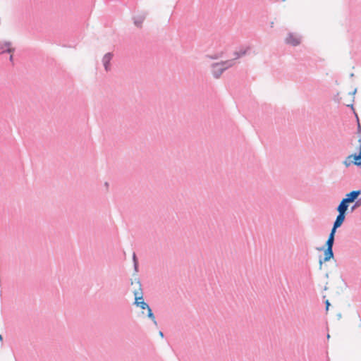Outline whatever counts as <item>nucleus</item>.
Here are the masks:
<instances>
[{
  "label": "nucleus",
  "instance_id": "nucleus-1",
  "mask_svg": "<svg viewBox=\"0 0 361 361\" xmlns=\"http://www.w3.org/2000/svg\"><path fill=\"white\" fill-rule=\"evenodd\" d=\"M235 64L233 60H227L212 65V73L215 78H219L222 73Z\"/></svg>",
  "mask_w": 361,
  "mask_h": 361
},
{
  "label": "nucleus",
  "instance_id": "nucleus-2",
  "mask_svg": "<svg viewBox=\"0 0 361 361\" xmlns=\"http://www.w3.org/2000/svg\"><path fill=\"white\" fill-rule=\"evenodd\" d=\"M250 46H242L239 48L238 50L235 51L233 53L234 58L232 59L233 61L239 58H241L250 53Z\"/></svg>",
  "mask_w": 361,
  "mask_h": 361
},
{
  "label": "nucleus",
  "instance_id": "nucleus-3",
  "mask_svg": "<svg viewBox=\"0 0 361 361\" xmlns=\"http://www.w3.org/2000/svg\"><path fill=\"white\" fill-rule=\"evenodd\" d=\"M301 42V37L300 36L294 34V33H289L288 37L286 39V42L288 44H290L292 46H297L300 44Z\"/></svg>",
  "mask_w": 361,
  "mask_h": 361
},
{
  "label": "nucleus",
  "instance_id": "nucleus-4",
  "mask_svg": "<svg viewBox=\"0 0 361 361\" xmlns=\"http://www.w3.org/2000/svg\"><path fill=\"white\" fill-rule=\"evenodd\" d=\"M361 194V190H353L350 192L345 195V197L343 198V200H345V202L349 204L351 202H355L359 195Z\"/></svg>",
  "mask_w": 361,
  "mask_h": 361
},
{
  "label": "nucleus",
  "instance_id": "nucleus-5",
  "mask_svg": "<svg viewBox=\"0 0 361 361\" xmlns=\"http://www.w3.org/2000/svg\"><path fill=\"white\" fill-rule=\"evenodd\" d=\"M113 58V54L110 52L106 53L102 59V63L106 71L111 70L110 62Z\"/></svg>",
  "mask_w": 361,
  "mask_h": 361
},
{
  "label": "nucleus",
  "instance_id": "nucleus-6",
  "mask_svg": "<svg viewBox=\"0 0 361 361\" xmlns=\"http://www.w3.org/2000/svg\"><path fill=\"white\" fill-rule=\"evenodd\" d=\"M135 304L137 306V307H140L141 309L142 310H145L147 308H148L149 306L147 303H146L144 300H143V298L142 295L140 296H138L137 295V293H135Z\"/></svg>",
  "mask_w": 361,
  "mask_h": 361
},
{
  "label": "nucleus",
  "instance_id": "nucleus-7",
  "mask_svg": "<svg viewBox=\"0 0 361 361\" xmlns=\"http://www.w3.org/2000/svg\"><path fill=\"white\" fill-rule=\"evenodd\" d=\"M14 51L11 47V43L9 42H0V54L5 52L11 53Z\"/></svg>",
  "mask_w": 361,
  "mask_h": 361
},
{
  "label": "nucleus",
  "instance_id": "nucleus-8",
  "mask_svg": "<svg viewBox=\"0 0 361 361\" xmlns=\"http://www.w3.org/2000/svg\"><path fill=\"white\" fill-rule=\"evenodd\" d=\"M324 259H319L320 269L322 268L323 261L327 262L334 257L333 249L326 247V249L324 250Z\"/></svg>",
  "mask_w": 361,
  "mask_h": 361
},
{
  "label": "nucleus",
  "instance_id": "nucleus-9",
  "mask_svg": "<svg viewBox=\"0 0 361 361\" xmlns=\"http://www.w3.org/2000/svg\"><path fill=\"white\" fill-rule=\"evenodd\" d=\"M360 143V152L358 154H351L353 156V164L361 168V139L358 140Z\"/></svg>",
  "mask_w": 361,
  "mask_h": 361
},
{
  "label": "nucleus",
  "instance_id": "nucleus-10",
  "mask_svg": "<svg viewBox=\"0 0 361 361\" xmlns=\"http://www.w3.org/2000/svg\"><path fill=\"white\" fill-rule=\"evenodd\" d=\"M345 214L343 213H338V216H336V219L334 223V228H339L343 223L345 220Z\"/></svg>",
  "mask_w": 361,
  "mask_h": 361
},
{
  "label": "nucleus",
  "instance_id": "nucleus-11",
  "mask_svg": "<svg viewBox=\"0 0 361 361\" xmlns=\"http://www.w3.org/2000/svg\"><path fill=\"white\" fill-rule=\"evenodd\" d=\"M348 204L345 202V200H343V199L337 207V211L338 213H343V214H345V212L348 210Z\"/></svg>",
  "mask_w": 361,
  "mask_h": 361
},
{
  "label": "nucleus",
  "instance_id": "nucleus-12",
  "mask_svg": "<svg viewBox=\"0 0 361 361\" xmlns=\"http://www.w3.org/2000/svg\"><path fill=\"white\" fill-rule=\"evenodd\" d=\"M146 15L145 13L134 17V24L137 27H140L144 20L145 19Z\"/></svg>",
  "mask_w": 361,
  "mask_h": 361
},
{
  "label": "nucleus",
  "instance_id": "nucleus-13",
  "mask_svg": "<svg viewBox=\"0 0 361 361\" xmlns=\"http://www.w3.org/2000/svg\"><path fill=\"white\" fill-rule=\"evenodd\" d=\"M147 310V317L153 322V323L157 326V320H156V318L152 312V309L150 308V307H149L148 308L146 309Z\"/></svg>",
  "mask_w": 361,
  "mask_h": 361
},
{
  "label": "nucleus",
  "instance_id": "nucleus-14",
  "mask_svg": "<svg viewBox=\"0 0 361 361\" xmlns=\"http://www.w3.org/2000/svg\"><path fill=\"white\" fill-rule=\"evenodd\" d=\"M353 164V156L350 154V155H348L345 159L343 161V164L346 166V167H348L350 166L351 164Z\"/></svg>",
  "mask_w": 361,
  "mask_h": 361
},
{
  "label": "nucleus",
  "instance_id": "nucleus-15",
  "mask_svg": "<svg viewBox=\"0 0 361 361\" xmlns=\"http://www.w3.org/2000/svg\"><path fill=\"white\" fill-rule=\"evenodd\" d=\"M361 206V197L358 199H357L353 204V206L351 207V211H354L355 209L360 207Z\"/></svg>",
  "mask_w": 361,
  "mask_h": 361
},
{
  "label": "nucleus",
  "instance_id": "nucleus-16",
  "mask_svg": "<svg viewBox=\"0 0 361 361\" xmlns=\"http://www.w3.org/2000/svg\"><path fill=\"white\" fill-rule=\"evenodd\" d=\"M334 243V239L329 237L327 239V241L326 243V245L327 248L333 249Z\"/></svg>",
  "mask_w": 361,
  "mask_h": 361
},
{
  "label": "nucleus",
  "instance_id": "nucleus-17",
  "mask_svg": "<svg viewBox=\"0 0 361 361\" xmlns=\"http://www.w3.org/2000/svg\"><path fill=\"white\" fill-rule=\"evenodd\" d=\"M133 262H134L135 269V271H137V257H136V255L135 252L133 255Z\"/></svg>",
  "mask_w": 361,
  "mask_h": 361
},
{
  "label": "nucleus",
  "instance_id": "nucleus-18",
  "mask_svg": "<svg viewBox=\"0 0 361 361\" xmlns=\"http://www.w3.org/2000/svg\"><path fill=\"white\" fill-rule=\"evenodd\" d=\"M336 229H337L336 228H334L333 226V228L331 230L330 234L329 235V238L334 239V236H335V233H336Z\"/></svg>",
  "mask_w": 361,
  "mask_h": 361
},
{
  "label": "nucleus",
  "instance_id": "nucleus-19",
  "mask_svg": "<svg viewBox=\"0 0 361 361\" xmlns=\"http://www.w3.org/2000/svg\"><path fill=\"white\" fill-rule=\"evenodd\" d=\"M357 119H358L357 116L356 115ZM357 122H359V120H357ZM357 132L358 133H361V126L360 123H357Z\"/></svg>",
  "mask_w": 361,
  "mask_h": 361
},
{
  "label": "nucleus",
  "instance_id": "nucleus-20",
  "mask_svg": "<svg viewBox=\"0 0 361 361\" xmlns=\"http://www.w3.org/2000/svg\"><path fill=\"white\" fill-rule=\"evenodd\" d=\"M325 305H326V310H329V307L330 306V302H329V300H326L325 302Z\"/></svg>",
  "mask_w": 361,
  "mask_h": 361
},
{
  "label": "nucleus",
  "instance_id": "nucleus-21",
  "mask_svg": "<svg viewBox=\"0 0 361 361\" xmlns=\"http://www.w3.org/2000/svg\"><path fill=\"white\" fill-rule=\"evenodd\" d=\"M104 186L106 187V188L107 190L109 188V183L108 182H105Z\"/></svg>",
  "mask_w": 361,
  "mask_h": 361
},
{
  "label": "nucleus",
  "instance_id": "nucleus-22",
  "mask_svg": "<svg viewBox=\"0 0 361 361\" xmlns=\"http://www.w3.org/2000/svg\"><path fill=\"white\" fill-rule=\"evenodd\" d=\"M159 335L160 336L164 337V334L162 331H159Z\"/></svg>",
  "mask_w": 361,
  "mask_h": 361
},
{
  "label": "nucleus",
  "instance_id": "nucleus-23",
  "mask_svg": "<svg viewBox=\"0 0 361 361\" xmlns=\"http://www.w3.org/2000/svg\"><path fill=\"white\" fill-rule=\"evenodd\" d=\"M9 59H10L11 61H13V56L12 55L10 56Z\"/></svg>",
  "mask_w": 361,
  "mask_h": 361
},
{
  "label": "nucleus",
  "instance_id": "nucleus-24",
  "mask_svg": "<svg viewBox=\"0 0 361 361\" xmlns=\"http://www.w3.org/2000/svg\"><path fill=\"white\" fill-rule=\"evenodd\" d=\"M3 340V337L1 335H0V341H2Z\"/></svg>",
  "mask_w": 361,
  "mask_h": 361
},
{
  "label": "nucleus",
  "instance_id": "nucleus-25",
  "mask_svg": "<svg viewBox=\"0 0 361 361\" xmlns=\"http://www.w3.org/2000/svg\"><path fill=\"white\" fill-rule=\"evenodd\" d=\"M355 92H356V90H354L353 94H355Z\"/></svg>",
  "mask_w": 361,
  "mask_h": 361
}]
</instances>
